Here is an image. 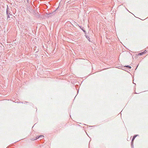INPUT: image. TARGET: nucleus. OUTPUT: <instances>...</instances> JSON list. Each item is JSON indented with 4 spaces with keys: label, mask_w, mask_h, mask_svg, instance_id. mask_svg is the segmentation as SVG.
I'll list each match as a JSON object with an SVG mask.
<instances>
[{
    "label": "nucleus",
    "mask_w": 148,
    "mask_h": 148,
    "mask_svg": "<svg viewBox=\"0 0 148 148\" xmlns=\"http://www.w3.org/2000/svg\"><path fill=\"white\" fill-rule=\"evenodd\" d=\"M79 27L80 28V29L82 30L83 31V32L85 33L86 34V31L84 29V28L83 27H82V26H79V25H78Z\"/></svg>",
    "instance_id": "3"
},
{
    "label": "nucleus",
    "mask_w": 148,
    "mask_h": 148,
    "mask_svg": "<svg viewBox=\"0 0 148 148\" xmlns=\"http://www.w3.org/2000/svg\"><path fill=\"white\" fill-rule=\"evenodd\" d=\"M125 67H128V68H129V69H131V67L130 66H129V65H126V66H125Z\"/></svg>",
    "instance_id": "9"
},
{
    "label": "nucleus",
    "mask_w": 148,
    "mask_h": 148,
    "mask_svg": "<svg viewBox=\"0 0 148 148\" xmlns=\"http://www.w3.org/2000/svg\"><path fill=\"white\" fill-rule=\"evenodd\" d=\"M138 135H135L133 136L132 139V141H134V140L135 139V138L136 137L138 136Z\"/></svg>",
    "instance_id": "5"
},
{
    "label": "nucleus",
    "mask_w": 148,
    "mask_h": 148,
    "mask_svg": "<svg viewBox=\"0 0 148 148\" xmlns=\"http://www.w3.org/2000/svg\"><path fill=\"white\" fill-rule=\"evenodd\" d=\"M6 13L7 15H10L11 16H12V14H10V12L9 11V9L8 8H7L6 10Z\"/></svg>",
    "instance_id": "2"
},
{
    "label": "nucleus",
    "mask_w": 148,
    "mask_h": 148,
    "mask_svg": "<svg viewBox=\"0 0 148 148\" xmlns=\"http://www.w3.org/2000/svg\"><path fill=\"white\" fill-rule=\"evenodd\" d=\"M145 53V51L142 52L141 53H140L138 54V55L139 56H141L143 55V54Z\"/></svg>",
    "instance_id": "6"
},
{
    "label": "nucleus",
    "mask_w": 148,
    "mask_h": 148,
    "mask_svg": "<svg viewBox=\"0 0 148 148\" xmlns=\"http://www.w3.org/2000/svg\"><path fill=\"white\" fill-rule=\"evenodd\" d=\"M146 51V50H145L144 51H145V53H146L145 51Z\"/></svg>",
    "instance_id": "12"
},
{
    "label": "nucleus",
    "mask_w": 148,
    "mask_h": 148,
    "mask_svg": "<svg viewBox=\"0 0 148 148\" xmlns=\"http://www.w3.org/2000/svg\"><path fill=\"white\" fill-rule=\"evenodd\" d=\"M59 6H58V7L56 9V10L54 11H53V12H52L51 13H50V14H53V12H55L58 9V8H59Z\"/></svg>",
    "instance_id": "8"
},
{
    "label": "nucleus",
    "mask_w": 148,
    "mask_h": 148,
    "mask_svg": "<svg viewBox=\"0 0 148 148\" xmlns=\"http://www.w3.org/2000/svg\"><path fill=\"white\" fill-rule=\"evenodd\" d=\"M7 15V19H8L9 18H10V15Z\"/></svg>",
    "instance_id": "10"
},
{
    "label": "nucleus",
    "mask_w": 148,
    "mask_h": 148,
    "mask_svg": "<svg viewBox=\"0 0 148 148\" xmlns=\"http://www.w3.org/2000/svg\"><path fill=\"white\" fill-rule=\"evenodd\" d=\"M44 137V136L43 135H40L39 136H37L36 138L35 139H34L33 138H32L31 139V140H36L38 138H40L41 139H42Z\"/></svg>",
    "instance_id": "1"
},
{
    "label": "nucleus",
    "mask_w": 148,
    "mask_h": 148,
    "mask_svg": "<svg viewBox=\"0 0 148 148\" xmlns=\"http://www.w3.org/2000/svg\"><path fill=\"white\" fill-rule=\"evenodd\" d=\"M85 36L86 37V38H87V39L89 41V42H91V41H90V38H89V36L86 34V35H85Z\"/></svg>",
    "instance_id": "4"
},
{
    "label": "nucleus",
    "mask_w": 148,
    "mask_h": 148,
    "mask_svg": "<svg viewBox=\"0 0 148 148\" xmlns=\"http://www.w3.org/2000/svg\"><path fill=\"white\" fill-rule=\"evenodd\" d=\"M133 141H131V146L132 148L134 147V145H133Z\"/></svg>",
    "instance_id": "7"
},
{
    "label": "nucleus",
    "mask_w": 148,
    "mask_h": 148,
    "mask_svg": "<svg viewBox=\"0 0 148 148\" xmlns=\"http://www.w3.org/2000/svg\"><path fill=\"white\" fill-rule=\"evenodd\" d=\"M138 65H139V64H138L137 65V67H136V68H137V67H138Z\"/></svg>",
    "instance_id": "11"
}]
</instances>
